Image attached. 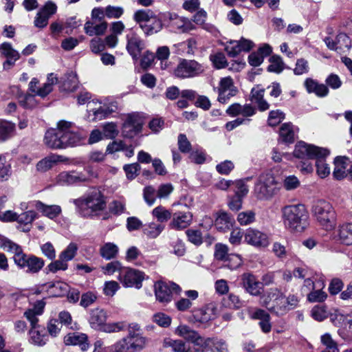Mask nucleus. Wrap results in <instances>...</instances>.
Segmentation results:
<instances>
[{
	"instance_id": "f257e3e1",
	"label": "nucleus",
	"mask_w": 352,
	"mask_h": 352,
	"mask_svg": "<svg viewBox=\"0 0 352 352\" xmlns=\"http://www.w3.org/2000/svg\"><path fill=\"white\" fill-rule=\"evenodd\" d=\"M76 212L84 218L99 216L107 208L104 195L97 188H92L82 197L73 200Z\"/></svg>"
},
{
	"instance_id": "f03ea898",
	"label": "nucleus",
	"mask_w": 352,
	"mask_h": 352,
	"mask_svg": "<svg viewBox=\"0 0 352 352\" xmlns=\"http://www.w3.org/2000/svg\"><path fill=\"white\" fill-rule=\"evenodd\" d=\"M281 214L285 228L292 232H302L309 226V213L303 204L287 205Z\"/></svg>"
},
{
	"instance_id": "7ed1b4c3",
	"label": "nucleus",
	"mask_w": 352,
	"mask_h": 352,
	"mask_svg": "<svg viewBox=\"0 0 352 352\" xmlns=\"http://www.w3.org/2000/svg\"><path fill=\"white\" fill-rule=\"evenodd\" d=\"M271 294V298H274L272 302H265L268 310L276 316H283L290 310L295 309L298 305V298L294 294H289L287 298L278 289Z\"/></svg>"
},
{
	"instance_id": "20e7f679",
	"label": "nucleus",
	"mask_w": 352,
	"mask_h": 352,
	"mask_svg": "<svg viewBox=\"0 0 352 352\" xmlns=\"http://www.w3.org/2000/svg\"><path fill=\"white\" fill-rule=\"evenodd\" d=\"M311 212L317 222L324 228L331 230L334 227L336 214L329 202L322 199L315 201Z\"/></svg>"
},
{
	"instance_id": "39448f33",
	"label": "nucleus",
	"mask_w": 352,
	"mask_h": 352,
	"mask_svg": "<svg viewBox=\"0 0 352 352\" xmlns=\"http://www.w3.org/2000/svg\"><path fill=\"white\" fill-rule=\"evenodd\" d=\"M277 191L276 182L272 174L266 173L259 176L254 186V193L258 199H270Z\"/></svg>"
},
{
	"instance_id": "423d86ee",
	"label": "nucleus",
	"mask_w": 352,
	"mask_h": 352,
	"mask_svg": "<svg viewBox=\"0 0 352 352\" xmlns=\"http://www.w3.org/2000/svg\"><path fill=\"white\" fill-rule=\"evenodd\" d=\"M204 72V67L195 60L180 58L173 71V75L181 79L194 78Z\"/></svg>"
},
{
	"instance_id": "0eeeda50",
	"label": "nucleus",
	"mask_w": 352,
	"mask_h": 352,
	"mask_svg": "<svg viewBox=\"0 0 352 352\" xmlns=\"http://www.w3.org/2000/svg\"><path fill=\"white\" fill-rule=\"evenodd\" d=\"M175 333L184 339L199 347L202 351H206L210 342V338H204L186 324H180L175 329Z\"/></svg>"
},
{
	"instance_id": "6e6552de",
	"label": "nucleus",
	"mask_w": 352,
	"mask_h": 352,
	"mask_svg": "<svg viewBox=\"0 0 352 352\" xmlns=\"http://www.w3.org/2000/svg\"><path fill=\"white\" fill-rule=\"evenodd\" d=\"M329 151L327 148L307 144L304 142H299L295 146L294 155L301 160L315 159L316 156H328Z\"/></svg>"
},
{
	"instance_id": "1a4fd4ad",
	"label": "nucleus",
	"mask_w": 352,
	"mask_h": 352,
	"mask_svg": "<svg viewBox=\"0 0 352 352\" xmlns=\"http://www.w3.org/2000/svg\"><path fill=\"white\" fill-rule=\"evenodd\" d=\"M144 273L130 267H124L118 274V278L125 287H135L140 289L142 286Z\"/></svg>"
},
{
	"instance_id": "9d476101",
	"label": "nucleus",
	"mask_w": 352,
	"mask_h": 352,
	"mask_svg": "<svg viewBox=\"0 0 352 352\" xmlns=\"http://www.w3.org/2000/svg\"><path fill=\"white\" fill-rule=\"evenodd\" d=\"M58 126L61 134L60 138L63 142V148L80 144L82 138L79 133L74 131L73 122L60 120L58 122Z\"/></svg>"
},
{
	"instance_id": "9b49d317",
	"label": "nucleus",
	"mask_w": 352,
	"mask_h": 352,
	"mask_svg": "<svg viewBox=\"0 0 352 352\" xmlns=\"http://www.w3.org/2000/svg\"><path fill=\"white\" fill-rule=\"evenodd\" d=\"M144 123V118L139 113L128 114L122 126L124 136L128 138L135 137L142 131Z\"/></svg>"
},
{
	"instance_id": "f8f14e48",
	"label": "nucleus",
	"mask_w": 352,
	"mask_h": 352,
	"mask_svg": "<svg viewBox=\"0 0 352 352\" xmlns=\"http://www.w3.org/2000/svg\"><path fill=\"white\" fill-rule=\"evenodd\" d=\"M15 264L27 273H38L44 266L43 258L37 257L33 254H27L23 253L19 257H16Z\"/></svg>"
},
{
	"instance_id": "ddd939ff",
	"label": "nucleus",
	"mask_w": 352,
	"mask_h": 352,
	"mask_svg": "<svg viewBox=\"0 0 352 352\" xmlns=\"http://www.w3.org/2000/svg\"><path fill=\"white\" fill-rule=\"evenodd\" d=\"M180 290L179 285L174 283H166L162 280L154 284L155 295L157 300L162 303H168L172 300L173 292L177 293Z\"/></svg>"
},
{
	"instance_id": "4468645a",
	"label": "nucleus",
	"mask_w": 352,
	"mask_h": 352,
	"mask_svg": "<svg viewBox=\"0 0 352 352\" xmlns=\"http://www.w3.org/2000/svg\"><path fill=\"white\" fill-rule=\"evenodd\" d=\"M95 104V102H88V113L89 116L91 113L93 115V120H101L109 117L113 113H115L118 110V105L116 102H111L109 104L99 103L98 107H91L92 104Z\"/></svg>"
},
{
	"instance_id": "2eb2a0df",
	"label": "nucleus",
	"mask_w": 352,
	"mask_h": 352,
	"mask_svg": "<svg viewBox=\"0 0 352 352\" xmlns=\"http://www.w3.org/2000/svg\"><path fill=\"white\" fill-rule=\"evenodd\" d=\"M241 284L245 291L252 296H259L262 294V283L251 272H245L241 276Z\"/></svg>"
},
{
	"instance_id": "dca6fc26",
	"label": "nucleus",
	"mask_w": 352,
	"mask_h": 352,
	"mask_svg": "<svg viewBox=\"0 0 352 352\" xmlns=\"http://www.w3.org/2000/svg\"><path fill=\"white\" fill-rule=\"evenodd\" d=\"M57 82V77L52 73L48 75L47 82L42 87H38V80L33 78L29 83V90L35 95L44 98L52 91L53 85Z\"/></svg>"
},
{
	"instance_id": "f3484780",
	"label": "nucleus",
	"mask_w": 352,
	"mask_h": 352,
	"mask_svg": "<svg viewBox=\"0 0 352 352\" xmlns=\"http://www.w3.org/2000/svg\"><path fill=\"white\" fill-rule=\"evenodd\" d=\"M26 205L25 203L21 204V208L28 209L29 208H35L40 211L43 215L48 217L50 219H54L62 212L61 207L58 205H46L40 201H34Z\"/></svg>"
},
{
	"instance_id": "a211bd4d",
	"label": "nucleus",
	"mask_w": 352,
	"mask_h": 352,
	"mask_svg": "<svg viewBox=\"0 0 352 352\" xmlns=\"http://www.w3.org/2000/svg\"><path fill=\"white\" fill-rule=\"evenodd\" d=\"M217 316V309L214 303H210L192 311L193 320L199 323H206L214 320Z\"/></svg>"
},
{
	"instance_id": "6ab92c4d",
	"label": "nucleus",
	"mask_w": 352,
	"mask_h": 352,
	"mask_svg": "<svg viewBox=\"0 0 352 352\" xmlns=\"http://www.w3.org/2000/svg\"><path fill=\"white\" fill-rule=\"evenodd\" d=\"M88 180V177L83 173L76 171H63L56 178V182L60 186L75 185Z\"/></svg>"
},
{
	"instance_id": "aec40b11",
	"label": "nucleus",
	"mask_w": 352,
	"mask_h": 352,
	"mask_svg": "<svg viewBox=\"0 0 352 352\" xmlns=\"http://www.w3.org/2000/svg\"><path fill=\"white\" fill-rule=\"evenodd\" d=\"M126 50L129 54L136 59L139 57L142 50L144 48V44L140 37L132 30H129L126 36Z\"/></svg>"
},
{
	"instance_id": "412c9836",
	"label": "nucleus",
	"mask_w": 352,
	"mask_h": 352,
	"mask_svg": "<svg viewBox=\"0 0 352 352\" xmlns=\"http://www.w3.org/2000/svg\"><path fill=\"white\" fill-rule=\"evenodd\" d=\"M192 221V214L190 212L177 211L173 212L169 228L182 230L188 228Z\"/></svg>"
},
{
	"instance_id": "4be33fe9",
	"label": "nucleus",
	"mask_w": 352,
	"mask_h": 352,
	"mask_svg": "<svg viewBox=\"0 0 352 352\" xmlns=\"http://www.w3.org/2000/svg\"><path fill=\"white\" fill-rule=\"evenodd\" d=\"M244 238L246 243L255 247H266L269 244L267 235L256 229H248Z\"/></svg>"
},
{
	"instance_id": "5701e85b",
	"label": "nucleus",
	"mask_w": 352,
	"mask_h": 352,
	"mask_svg": "<svg viewBox=\"0 0 352 352\" xmlns=\"http://www.w3.org/2000/svg\"><path fill=\"white\" fill-rule=\"evenodd\" d=\"M0 52L7 60L3 63V67L5 70H8L12 67L15 62L20 58L19 53L13 49L10 43H3L0 45Z\"/></svg>"
},
{
	"instance_id": "b1692460",
	"label": "nucleus",
	"mask_w": 352,
	"mask_h": 352,
	"mask_svg": "<svg viewBox=\"0 0 352 352\" xmlns=\"http://www.w3.org/2000/svg\"><path fill=\"white\" fill-rule=\"evenodd\" d=\"M304 87L309 94H314L318 98H324L329 93V89L326 85L320 83L311 78H307L305 80Z\"/></svg>"
},
{
	"instance_id": "393cba45",
	"label": "nucleus",
	"mask_w": 352,
	"mask_h": 352,
	"mask_svg": "<svg viewBox=\"0 0 352 352\" xmlns=\"http://www.w3.org/2000/svg\"><path fill=\"white\" fill-rule=\"evenodd\" d=\"M256 112V108L250 104L241 105L239 103H234L226 110V113L232 117L241 115L243 117L248 118L254 116Z\"/></svg>"
},
{
	"instance_id": "a878e982",
	"label": "nucleus",
	"mask_w": 352,
	"mask_h": 352,
	"mask_svg": "<svg viewBox=\"0 0 352 352\" xmlns=\"http://www.w3.org/2000/svg\"><path fill=\"white\" fill-rule=\"evenodd\" d=\"M60 136L59 127L57 125L56 129H50L46 131L44 138L45 144L53 149L63 148V142Z\"/></svg>"
},
{
	"instance_id": "bb28decb",
	"label": "nucleus",
	"mask_w": 352,
	"mask_h": 352,
	"mask_svg": "<svg viewBox=\"0 0 352 352\" xmlns=\"http://www.w3.org/2000/svg\"><path fill=\"white\" fill-rule=\"evenodd\" d=\"M234 223V219L227 212L221 210L217 213L214 226L218 230L226 232L230 230Z\"/></svg>"
},
{
	"instance_id": "cd10ccee",
	"label": "nucleus",
	"mask_w": 352,
	"mask_h": 352,
	"mask_svg": "<svg viewBox=\"0 0 352 352\" xmlns=\"http://www.w3.org/2000/svg\"><path fill=\"white\" fill-rule=\"evenodd\" d=\"M207 18L208 14L206 11L201 8L192 16V21L207 32L214 34H216L217 32V28L212 24L206 23Z\"/></svg>"
},
{
	"instance_id": "c85d7f7f",
	"label": "nucleus",
	"mask_w": 352,
	"mask_h": 352,
	"mask_svg": "<svg viewBox=\"0 0 352 352\" xmlns=\"http://www.w3.org/2000/svg\"><path fill=\"white\" fill-rule=\"evenodd\" d=\"M29 341L31 344L42 346L46 344L49 340V335L45 331L44 329H41V327L29 330Z\"/></svg>"
},
{
	"instance_id": "c756f323",
	"label": "nucleus",
	"mask_w": 352,
	"mask_h": 352,
	"mask_svg": "<svg viewBox=\"0 0 352 352\" xmlns=\"http://www.w3.org/2000/svg\"><path fill=\"white\" fill-rule=\"evenodd\" d=\"M87 336L82 333L74 332L68 333L64 338V342L67 345H79L83 351L88 348Z\"/></svg>"
},
{
	"instance_id": "7c9ffc66",
	"label": "nucleus",
	"mask_w": 352,
	"mask_h": 352,
	"mask_svg": "<svg viewBox=\"0 0 352 352\" xmlns=\"http://www.w3.org/2000/svg\"><path fill=\"white\" fill-rule=\"evenodd\" d=\"M37 217V214L32 210L17 214L16 221L20 225L23 232H29L32 228V223Z\"/></svg>"
},
{
	"instance_id": "2f4dec72",
	"label": "nucleus",
	"mask_w": 352,
	"mask_h": 352,
	"mask_svg": "<svg viewBox=\"0 0 352 352\" xmlns=\"http://www.w3.org/2000/svg\"><path fill=\"white\" fill-rule=\"evenodd\" d=\"M233 80L230 77L222 78L219 82V102H225V96L226 92H229L228 95L234 96L236 90L234 89Z\"/></svg>"
},
{
	"instance_id": "473e14b6",
	"label": "nucleus",
	"mask_w": 352,
	"mask_h": 352,
	"mask_svg": "<svg viewBox=\"0 0 352 352\" xmlns=\"http://www.w3.org/2000/svg\"><path fill=\"white\" fill-rule=\"evenodd\" d=\"M106 320V312L102 309H95L91 311L89 322L93 329H100Z\"/></svg>"
},
{
	"instance_id": "72a5a7b5",
	"label": "nucleus",
	"mask_w": 352,
	"mask_h": 352,
	"mask_svg": "<svg viewBox=\"0 0 352 352\" xmlns=\"http://www.w3.org/2000/svg\"><path fill=\"white\" fill-rule=\"evenodd\" d=\"M280 139L282 142L287 144L293 143L296 138L294 126L291 123H284L280 128Z\"/></svg>"
},
{
	"instance_id": "f704fd0d",
	"label": "nucleus",
	"mask_w": 352,
	"mask_h": 352,
	"mask_svg": "<svg viewBox=\"0 0 352 352\" xmlns=\"http://www.w3.org/2000/svg\"><path fill=\"white\" fill-rule=\"evenodd\" d=\"M15 124L5 120H0V142L11 138L15 131Z\"/></svg>"
},
{
	"instance_id": "c9c22d12",
	"label": "nucleus",
	"mask_w": 352,
	"mask_h": 352,
	"mask_svg": "<svg viewBox=\"0 0 352 352\" xmlns=\"http://www.w3.org/2000/svg\"><path fill=\"white\" fill-rule=\"evenodd\" d=\"M126 339V344L129 349V352H139L142 351L146 344V338H133L126 336L124 337Z\"/></svg>"
},
{
	"instance_id": "e433bc0d",
	"label": "nucleus",
	"mask_w": 352,
	"mask_h": 352,
	"mask_svg": "<svg viewBox=\"0 0 352 352\" xmlns=\"http://www.w3.org/2000/svg\"><path fill=\"white\" fill-rule=\"evenodd\" d=\"M118 251L119 248L116 244L108 242L100 247V255L106 260H111L117 256Z\"/></svg>"
},
{
	"instance_id": "4c0bfd02",
	"label": "nucleus",
	"mask_w": 352,
	"mask_h": 352,
	"mask_svg": "<svg viewBox=\"0 0 352 352\" xmlns=\"http://www.w3.org/2000/svg\"><path fill=\"white\" fill-rule=\"evenodd\" d=\"M163 23L162 19L157 18L156 15L151 19L149 23H146L144 25H142V30L146 35H152L162 30Z\"/></svg>"
},
{
	"instance_id": "58836bf2",
	"label": "nucleus",
	"mask_w": 352,
	"mask_h": 352,
	"mask_svg": "<svg viewBox=\"0 0 352 352\" xmlns=\"http://www.w3.org/2000/svg\"><path fill=\"white\" fill-rule=\"evenodd\" d=\"M107 28V23L102 21L99 24H94L93 22L87 21L85 24V32L89 36L102 35Z\"/></svg>"
},
{
	"instance_id": "ea45409f",
	"label": "nucleus",
	"mask_w": 352,
	"mask_h": 352,
	"mask_svg": "<svg viewBox=\"0 0 352 352\" xmlns=\"http://www.w3.org/2000/svg\"><path fill=\"white\" fill-rule=\"evenodd\" d=\"M155 15V13L151 10L141 9L135 12L133 18L142 28V25H144L145 23H149L151 19L154 18Z\"/></svg>"
},
{
	"instance_id": "a19ab883",
	"label": "nucleus",
	"mask_w": 352,
	"mask_h": 352,
	"mask_svg": "<svg viewBox=\"0 0 352 352\" xmlns=\"http://www.w3.org/2000/svg\"><path fill=\"white\" fill-rule=\"evenodd\" d=\"M346 157H337L334 160L335 168L333 172V175L337 179H341L344 178L346 175Z\"/></svg>"
},
{
	"instance_id": "79ce46f5",
	"label": "nucleus",
	"mask_w": 352,
	"mask_h": 352,
	"mask_svg": "<svg viewBox=\"0 0 352 352\" xmlns=\"http://www.w3.org/2000/svg\"><path fill=\"white\" fill-rule=\"evenodd\" d=\"M78 79L77 74L73 72L67 74V78L65 80L62 89L67 92H74L78 87Z\"/></svg>"
},
{
	"instance_id": "37998d69",
	"label": "nucleus",
	"mask_w": 352,
	"mask_h": 352,
	"mask_svg": "<svg viewBox=\"0 0 352 352\" xmlns=\"http://www.w3.org/2000/svg\"><path fill=\"white\" fill-rule=\"evenodd\" d=\"M164 226L154 222L145 225L143 229L144 234L150 239L157 238L164 230Z\"/></svg>"
},
{
	"instance_id": "c03bdc74",
	"label": "nucleus",
	"mask_w": 352,
	"mask_h": 352,
	"mask_svg": "<svg viewBox=\"0 0 352 352\" xmlns=\"http://www.w3.org/2000/svg\"><path fill=\"white\" fill-rule=\"evenodd\" d=\"M320 340L324 346L320 352H339L337 343L332 339L329 333H327L322 335Z\"/></svg>"
},
{
	"instance_id": "a18cd8bd",
	"label": "nucleus",
	"mask_w": 352,
	"mask_h": 352,
	"mask_svg": "<svg viewBox=\"0 0 352 352\" xmlns=\"http://www.w3.org/2000/svg\"><path fill=\"white\" fill-rule=\"evenodd\" d=\"M339 237L342 243L347 245L352 244V223H346L340 226Z\"/></svg>"
},
{
	"instance_id": "49530a36",
	"label": "nucleus",
	"mask_w": 352,
	"mask_h": 352,
	"mask_svg": "<svg viewBox=\"0 0 352 352\" xmlns=\"http://www.w3.org/2000/svg\"><path fill=\"white\" fill-rule=\"evenodd\" d=\"M152 214L158 221L163 223L171 219L173 212L164 206H159L153 210Z\"/></svg>"
},
{
	"instance_id": "de8ad7c7",
	"label": "nucleus",
	"mask_w": 352,
	"mask_h": 352,
	"mask_svg": "<svg viewBox=\"0 0 352 352\" xmlns=\"http://www.w3.org/2000/svg\"><path fill=\"white\" fill-rule=\"evenodd\" d=\"M327 156H316V166L318 175L321 178L327 177L330 173V167L326 163L324 157Z\"/></svg>"
},
{
	"instance_id": "09e8293b",
	"label": "nucleus",
	"mask_w": 352,
	"mask_h": 352,
	"mask_svg": "<svg viewBox=\"0 0 352 352\" xmlns=\"http://www.w3.org/2000/svg\"><path fill=\"white\" fill-rule=\"evenodd\" d=\"M3 246L5 250L14 254L13 259L14 262L16 260V257H19V256L23 254L21 247L10 239H5L3 242Z\"/></svg>"
},
{
	"instance_id": "8fccbe9b",
	"label": "nucleus",
	"mask_w": 352,
	"mask_h": 352,
	"mask_svg": "<svg viewBox=\"0 0 352 352\" xmlns=\"http://www.w3.org/2000/svg\"><path fill=\"white\" fill-rule=\"evenodd\" d=\"M270 65L267 67L269 72L279 74L283 71L285 65L280 56L274 55L270 57Z\"/></svg>"
},
{
	"instance_id": "3c124183",
	"label": "nucleus",
	"mask_w": 352,
	"mask_h": 352,
	"mask_svg": "<svg viewBox=\"0 0 352 352\" xmlns=\"http://www.w3.org/2000/svg\"><path fill=\"white\" fill-rule=\"evenodd\" d=\"M256 213L253 210L241 212L237 215V221L241 226H247L254 222Z\"/></svg>"
},
{
	"instance_id": "603ef678",
	"label": "nucleus",
	"mask_w": 352,
	"mask_h": 352,
	"mask_svg": "<svg viewBox=\"0 0 352 352\" xmlns=\"http://www.w3.org/2000/svg\"><path fill=\"white\" fill-rule=\"evenodd\" d=\"M102 129L104 138L106 139H115L119 133L118 126L114 122L104 123L102 126Z\"/></svg>"
},
{
	"instance_id": "864d4df0",
	"label": "nucleus",
	"mask_w": 352,
	"mask_h": 352,
	"mask_svg": "<svg viewBox=\"0 0 352 352\" xmlns=\"http://www.w3.org/2000/svg\"><path fill=\"white\" fill-rule=\"evenodd\" d=\"M78 247L74 243H70L67 247L60 254V258L64 260L67 263L72 260L78 251Z\"/></svg>"
},
{
	"instance_id": "5fc2aeb1",
	"label": "nucleus",
	"mask_w": 352,
	"mask_h": 352,
	"mask_svg": "<svg viewBox=\"0 0 352 352\" xmlns=\"http://www.w3.org/2000/svg\"><path fill=\"white\" fill-rule=\"evenodd\" d=\"M126 324L124 322H111L103 324L100 329L106 333H116L125 329Z\"/></svg>"
},
{
	"instance_id": "6e6d98bb",
	"label": "nucleus",
	"mask_w": 352,
	"mask_h": 352,
	"mask_svg": "<svg viewBox=\"0 0 352 352\" xmlns=\"http://www.w3.org/2000/svg\"><path fill=\"white\" fill-rule=\"evenodd\" d=\"M164 346H170L175 352H186L189 349L186 347L185 342L182 340L166 339L164 341Z\"/></svg>"
},
{
	"instance_id": "4d7b16f0",
	"label": "nucleus",
	"mask_w": 352,
	"mask_h": 352,
	"mask_svg": "<svg viewBox=\"0 0 352 352\" xmlns=\"http://www.w3.org/2000/svg\"><path fill=\"white\" fill-rule=\"evenodd\" d=\"M124 267H123L121 264V263L118 261H114L110 263H108L104 266H102V272L106 275H112L115 272H118L119 274H120V272L124 269Z\"/></svg>"
},
{
	"instance_id": "13d9d810",
	"label": "nucleus",
	"mask_w": 352,
	"mask_h": 352,
	"mask_svg": "<svg viewBox=\"0 0 352 352\" xmlns=\"http://www.w3.org/2000/svg\"><path fill=\"white\" fill-rule=\"evenodd\" d=\"M211 348L212 352H228L227 344L225 341L217 338H210V342L207 346L206 351Z\"/></svg>"
},
{
	"instance_id": "bf43d9fd",
	"label": "nucleus",
	"mask_w": 352,
	"mask_h": 352,
	"mask_svg": "<svg viewBox=\"0 0 352 352\" xmlns=\"http://www.w3.org/2000/svg\"><path fill=\"white\" fill-rule=\"evenodd\" d=\"M177 145L180 152L183 153H188L192 149V145L188 140L186 135L180 133L177 138Z\"/></svg>"
},
{
	"instance_id": "052dcab7",
	"label": "nucleus",
	"mask_w": 352,
	"mask_h": 352,
	"mask_svg": "<svg viewBox=\"0 0 352 352\" xmlns=\"http://www.w3.org/2000/svg\"><path fill=\"white\" fill-rule=\"evenodd\" d=\"M188 241L195 245H200L203 242L202 234L197 230L189 229L186 231Z\"/></svg>"
},
{
	"instance_id": "680f3d73",
	"label": "nucleus",
	"mask_w": 352,
	"mask_h": 352,
	"mask_svg": "<svg viewBox=\"0 0 352 352\" xmlns=\"http://www.w3.org/2000/svg\"><path fill=\"white\" fill-rule=\"evenodd\" d=\"M285 118V114L280 110L271 111L269 113L268 124L270 126L278 125Z\"/></svg>"
},
{
	"instance_id": "e2e57ef3",
	"label": "nucleus",
	"mask_w": 352,
	"mask_h": 352,
	"mask_svg": "<svg viewBox=\"0 0 352 352\" xmlns=\"http://www.w3.org/2000/svg\"><path fill=\"white\" fill-rule=\"evenodd\" d=\"M225 267L233 270L242 265V259L238 254H230L226 261H224Z\"/></svg>"
},
{
	"instance_id": "0e129e2a",
	"label": "nucleus",
	"mask_w": 352,
	"mask_h": 352,
	"mask_svg": "<svg viewBox=\"0 0 352 352\" xmlns=\"http://www.w3.org/2000/svg\"><path fill=\"white\" fill-rule=\"evenodd\" d=\"M325 85L332 89H338L341 87L342 82L340 78L335 74H329L325 79Z\"/></svg>"
},
{
	"instance_id": "69168bd1",
	"label": "nucleus",
	"mask_w": 352,
	"mask_h": 352,
	"mask_svg": "<svg viewBox=\"0 0 352 352\" xmlns=\"http://www.w3.org/2000/svg\"><path fill=\"white\" fill-rule=\"evenodd\" d=\"M153 321L160 327H167L170 324L171 318L164 313H157L153 316Z\"/></svg>"
},
{
	"instance_id": "338daca9",
	"label": "nucleus",
	"mask_w": 352,
	"mask_h": 352,
	"mask_svg": "<svg viewBox=\"0 0 352 352\" xmlns=\"http://www.w3.org/2000/svg\"><path fill=\"white\" fill-rule=\"evenodd\" d=\"M228 248L226 245L217 243L215 245L214 257L217 260L226 261L230 254H228Z\"/></svg>"
},
{
	"instance_id": "774afa93",
	"label": "nucleus",
	"mask_w": 352,
	"mask_h": 352,
	"mask_svg": "<svg viewBox=\"0 0 352 352\" xmlns=\"http://www.w3.org/2000/svg\"><path fill=\"white\" fill-rule=\"evenodd\" d=\"M210 58L214 66L217 69H222L227 66L226 58L223 53L220 52L211 55Z\"/></svg>"
}]
</instances>
